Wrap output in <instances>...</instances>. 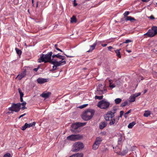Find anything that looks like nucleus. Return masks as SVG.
Masks as SVG:
<instances>
[{
    "instance_id": "f257e3e1",
    "label": "nucleus",
    "mask_w": 157,
    "mask_h": 157,
    "mask_svg": "<svg viewBox=\"0 0 157 157\" xmlns=\"http://www.w3.org/2000/svg\"><path fill=\"white\" fill-rule=\"evenodd\" d=\"M52 58L53 60L50 63L54 65L52 67L53 70H56L57 67L64 65L66 63V61H63L65 59V57L59 55V53L53 54Z\"/></svg>"
},
{
    "instance_id": "f03ea898",
    "label": "nucleus",
    "mask_w": 157,
    "mask_h": 157,
    "mask_svg": "<svg viewBox=\"0 0 157 157\" xmlns=\"http://www.w3.org/2000/svg\"><path fill=\"white\" fill-rule=\"evenodd\" d=\"M53 53L52 52H50L46 54H42L41 55L40 58L38 59V62L39 63L44 62L45 63L48 62L50 63L53 60L52 59H51Z\"/></svg>"
},
{
    "instance_id": "7ed1b4c3",
    "label": "nucleus",
    "mask_w": 157,
    "mask_h": 157,
    "mask_svg": "<svg viewBox=\"0 0 157 157\" xmlns=\"http://www.w3.org/2000/svg\"><path fill=\"white\" fill-rule=\"evenodd\" d=\"M94 113L95 111L94 110L88 109L83 113L82 118L85 121H88L93 117Z\"/></svg>"
},
{
    "instance_id": "20e7f679",
    "label": "nucleus",
    "mask_w": 157,
    "mask_h": 157,
    "mask_svg": "<svg viewBox=\"0 0 157 157\" xmlns=\"http://www.w3.org/2000/svg\"><path fill=\"white\" fill-rule=\"evenodd\" d=\"M86 123L77 122L74 123L71 125V131L72 132L78 133L80 132V127L86 125Z\"/></svg>"
},
{
    "instance_id": "39448f33",
    "label": "nucleus",
    "mask_w": 157,
    "mask_h": 157,
    "mask_svg": "<svg viewBox=\"0 0 157 157\" xmlns=\"http://www.w3.org/2000/svg\"><path fill=\"white\" fill-rule=\"evenodd\" d=\"M157 34V26H153L151 29H149L147 32L144 34V35H147L148 36L152 37Z\"/></svg>"
},
{
    "instance_id": "423d86ee",
    "label": "nucleus",
    "mask_w": 157,
    "mask_h": 157,
    "mask_svg": "<svg viewBox=\"0 0 157 157\" xmlns=\"http://www.w3.org/2000/svg\"><path fill=\"white\" fill-rule=\"evenodd\" d=\"M110 103L104 100L99 101L97 105V106L102 109H108L109 105Z\"/></svg>"
},
{
    "instance_id": "0eeeda50",
    "label": "nucleus",
    "mask_w": 157,
    "mask_h": 157,
    "mask_svg": "<svg viewBox=\"0 0 157 157\" xmlns=\"http://www.w3.org/2000/svg\"><path fill=\"white\" fill-rule=\"evenodd\" d=\"M84 145L82 143L79 142H76L73 145L72 151L75 152H77L82 149Z\"/></svg>"
},
{
    "instance_id": "6e6552de",
    "label": "nucleus",
    "mask_w": 157,
    "mask_h": 157,
    "mask_svg": "<svg viewBox=\"0 0 157 157\" xmlns=\"http://www.w3.org/2000/svg\"><path fill=\"white\" fill-rule=\"evenodd\" d=\"M21 109V105L20 104L13 103L12 104L11 107L9 108L8 109L9 110L11 111L18 112Z\"/></svg>"
},
{
    "instance_id": "1a4fd4ad",
    "label": "nucleus",
    "mask_w": 157,
    "mask_h": 157,
    "mask_svg": "<svg viewBox=\"0 0 157 157\" xmlns=\"http://www.w3.org/2000/svg\"><path fill=\"white\" fill-rule=\"evenodd\" d=\"M115 112H112V111H109L106 114L104 115V117L106 121H109L114 116Z\"/></svg>"
},
{
    "instance_id": "9d476101",
    "label": "nucleus",
    "mask_w": 157,
    "mask_h": 157,
    "mask_svg": "<svg viewBox=\"0 0 157 157\" xmlns=\"http://www.w3.org/2000/svg\"><path fill=\"white\" fill-rule=\"evenodd\" d=\"M82 137L79 134L71 135L67 137V139L72 141H75L76 140H78L82 138Z\"/></svg>"
},
{
    "instance_id": "9b49d317",
    "label": "nucleus",
    "mask_w": 157,
    "mask_h": 157,
    "mask_svg": "<svg viewBox=\"0 0 157 157\" xmlns=\"http://www.w3.org/2000/svg\"><path fill=\"white\" fill-rule=\"evenodd\" d=\"M128 11H126L124 14V17H126L125 18V20L127 21H130L131 22H133V21H135L136 20L133 17L131 16H127L129 14Z\"/></svg>"
},
{
    "instance_id": "f8f14e48",
    "label": "nucleus",
    "mask_w": 157,
    "mask_h": 157,
    "mask_svg": "<svg viewBox=\"0 0 157 157\" xmlns=\"http://www.w3.org/2000/svg\"><path fill=\"white\" fill-rule=\"evenodd\" d=\"M35 124L36 123L35 122H33L32 123H29V124L26 123H25V125L21 127V129L24 131L28 127L29 128L31 127L34 126Z\"/></svg>"
},
{
    "instance_id": "ddd939ff",
    "label": "nucleus",
    "mask_w": 157,
    "mask_h": 157,
    "mask_svg": "<svg viewBox=\"0 0 157 157\" xmlns=\"http://www.w3.org/2000/svg\"><path fill=\"white\" fill-rule=\"evenodd\" d=\"M97 91L101 92L102 94H104V92H105L106 90L104 86H103L101 84H100L97 88Z\"/></svg>"
},
{
    "instance_id": "4468645a",
    "label": "nucleus",
    "mask_w": 157,
    "mask_h": 157,
    "mask_svg": "<svg viewBox=\"0 0 157 157\" xmlns=\"http://www.w3.org/2000/svg\"><path fill=\"white\" fill-rule=\"evenodd\" d=\"M26 70H24L20 73L17 76V77H18L19 80L25 77L26 75Z\"/></svg>"
},
{
    "instance_id": "2eb2a0df",
    "label": "nucleus",
    "mask_w": 157,
    "mask_h": 157,
    "mask_svg": "<svg viewBox=\"0 0 157 157\" xmlns=\"http://www.w3.org/2000/svg\"><path fill=\"white\" fill-rule=\"evenodd\" d=\"M51 94L50 92H44L40 95L42 97L45 98H48L51 95Z\"/></svg>"
},
{
    "instance_id": "dca6fc26",
    "label": "nucleus",
    "mask_w": 157,
    "mask_h": 157,
    "mask_svg": "<svg viewBox=\"0 0 157 157\" xmlns=\"http://www.w3.org/2000/svg\"><path fill=\"white\" fill-rule=\"evenodd\" d=\"M37 81L38 83L40 84H42L45 82H48V79L42 78H39L37 79Z\"/></svg>"
},
{
    "instance_id": "f3484780",
    "label": "nucleus",
    "mask_w": 157,
    "mask_h": 157,
    "mask_svg": "<svg viewBox=\"0 0 157 157\" xmlns=\"http://www.w3.org/2000/svg\"><path fill=\"white\" fill-rule=\"evenodd\" d=\"M102 140L101 137H96L94 143L99 145Z\"/></svg>"
},
{
    "instance_id": "a211bd4d",
    "label": "nucleus",
    "mask_w": 157,
    "mask_h": 157,
    "mask_svg": "<svg viewBox=\"0 0 157 157\" xmlns=\"http://www.w3.org/2000/svg\"><path fill=\"white\" fill-rule=\"evenodd\" d=\"M107 123L106 122H103L100 123L99 124V128L101 129H103L107 126Z\"/></svg>"
},
{
    "instance_id": "6ab92c4d",
    "label": "nucleus",
    "mask_w": 157,
    "mask_h": 157,
    "mask_svg": "<svg viewBox=\"0 0 157 157\" xmlns=\"http://www.w3.org/2000/svg\"><path fill=\"white\" fill-rule=\"evenodd\" d=\"M97 44V43L96 42L92 45L90 46V48L89 50L87 51V52H92L93 50H94Z\"/></svg>"
},
{
    "instance_id": "aec40b11",
    "label": "nucleus",
    "mask_w": 157,
    "mask_h": 157,
    "mask_svg": "<svg viewBox=\"0 0 157 157\" xmlns=\"http://www.w3.org/2000/svg\"><path fill=\"white\" fill-rule=\"evenodd\" d=\"M121 49L114 50V51H115V52L117 56L119 58H121V56L120 52V50Z\"/></svg>"
},
{
    "instance_id": "412c9836",
    "label": "nucleus",
    "mask_w": 157,
    "mask_h": 157,
    "mask_svg": "<svg viewBox=\"0 0 157 157\" xmlns=\"http://www.w3.org/2000/svg\"><path fill=\"white\" fill-rule=\"evenodd\" d=\"M22 103H18V104H20L21 106L22 105L23 106L21 108V109L22 110H24L25 109H26L27 108L25 107V105L26 104V102L25 101L22 102Z\"/></svg>"
},
{
    "instance_id": "4be33fe9",
    "label": "nucleus",
    "mask_w": 157,
    "mask_h": 157,
    "mask_svg": "<svg viewBox=\"0 0 157 157\" xmlns=\"http://www.w3.org/2000/svg\"><path fill=\"white\" fill-rule=\"evenodd\" d=\"M136 98L133 95H131L129 98V102H132L134 101H135Z\"/></svg>"
},
{
    "instance_id": "5701e85b",
    "label": "nucleus",
    "mask_w": 157,
    "mask_h": 157,
    "mask_svg": "<svg viewBox=\"0 0 157 157\" xmlns=\"http://www.w3.org/2000/svg\"><path fill=\"white\" fill-rule=\"evenodd\" d=\"M116 122V121L115 119H111L109 123V124L110 125H114L115 124H116L117 122V121Z\"/></svg>"
},
{
    "instance_id": "b1692460",
    "label": "nucleus",
    "mask_w": 157,
    "mask_h": 157,
    "mask_svg": "<svg viewBox=\"0 0 157 157\" xmlns=\"http://www.w3.org/2000/svg\"><path fill=\"white\" fill-rule=\"evenodd\" d=\"M151 114V112L148 110L145 111V113L144 114V116L145 117H148Z\"/></svg>"
},
{
    "instance_id": "393cba45",
    "label": "nucleus",
    "mask_w": 157,
    "mask_h": 157,
    "mask_svg": "<svg viewBox=\"0 0 157 157\" xmlns=\"http://www.w3.org/2000/svg\"><path fill=\"white\" fill-rule=\"evenodd\" d=\"M135 124V121H133L129 124L128 125V128H132Z\"/></svg>"
},
{
    "instance_id": "a878e982",
    "label": "nucleus",
    "mask_w": 157,
    "mask_h": 157,
    "mask_svg": "<svg viewBox=\"0 0 157 157\" xmlns=\"http://www.w3.org/2000/svg\"><path fill=\"white\" fill-rule=\"evenodd\" d=\"M15 49L17 54L20 56L21 54V51L17 48H15Z\"/></svg>"
},
{
    "instance_id": "bb28decb",
    "label": "nucleus",
    "mask_w": 157,
    "mask_h": 157,
    "mask_svg": "<svg viewBox=\"0 0 157 157\" xmlns=\"http://www.w3.org/2000/svg\"><path fill=\"white\" fill-rule=\"evenodd\" d=\"M121 99L120 98H117L115 100V102L116 104H118L120 103L121 101Z\"/></svg>"
},
{
    "instance_id": "cd10ccee",
    "label": "nucleus",
    "mask_w": 157,
    "mask_h": 157,
    "mask_svg": "<svg viewBox=\"0 0 157 157\" xmlns=\"http://www.w3.org/2000/svg\"><path fill=\"white\" fill-rule=\"evenodd\" d=\"M76 19L74 16H73V17L71 18V23L76 22Z\"/></svg>"
},
{
    "instance_id": "c85d7f7f",
    "label": "nucleus",
    "mask_w": 157,
    "mask_h": 157,
    "mask_svg": "<svg viewBox=\"0 0 157 157\" xmlns=\"http://www.w3.org/2000/svg\"><path fill=\"white\" fill-rule=\"evenodd\" d=\"M99 146V145L94 143L93 146V149L94 150H96L98 147Z\"/></svg>"
},
{
    "instance_id": "c756f323",
    "label": "nucleus",
    "mask_w": 157,
    "mask_h": 157,
    "mask_svg": "<svg viewBox=\"0 0 157 157\" xmlns=\"http://www.w3.org/2000/svg\"><path fill=\"white\" fill-rule=\"evenodd\" d=\"M111 81H112V80H109V87L113 88L115 87V85L114 84L111 85V84H112Z\"/></svg>"
},
{
    "instance_id": "7c9ffc66",
    "label": "nucleus",
    "mask_w": 157,
    "mask_h": 157,
    "mask_svg": "<svg viewBox=\"0 0 157 157\" xmlns=\"http://www.w3.org/2000/svg\"><path fill=\"white\" fill-rule=\"evenodd\" d=\"M18 91L20 95V97H23L24 94L21 91V90L20 88H18Z\"/></svg>"
},
{
    "instance_id": "2f4dec72",
    "label": "nucleus",
    "mask_w": 157,
    "mask_h": 157,
    "mask_svg": "<svg viewBox=\"0 0 157 157\" xmlns=\"http://www.w3.org/2000/svg\"><path fill=\"white\" fill-rule=\"evenodd\" d=\"M132 111L131 109H130L129 111L126 113L124 115V116L125 118H127L128 117V114L130 113Z\"/></svg>"
},
{
    "instance_id": "473e14b6",
    "label": "nucleus",
    "mask_w": 157,
    "mask_h": 157,
    "mask_svg": "<svg viewBox=\"0 0 157 157\" xmlns=\"http://www.w3.org/2000/svg\"><path fill=\"white\" fill-rule=\"evenodd\" d=\"M103 96H95V98L96 99H98L99 100H101L103 98Z\"/></svg>"
},
{
    "instance_id": "72a5a7b5",
    "label": "nucleus",
    "mask_w": 157,
    "mask_h": 157,
    "mask_svg": "<svg viewBox=\"0 0 157 157\" xmlns=\"http://www.w3.org/2000/svg\"><path fill=\"white\" fill-rule=\"evenodd\" d=\"M128 102L125 101L124 103H122L121 105V106L123 107L125 106L126 105L128 104Z\"/></svg>"
},
{
    "instance_id": "f704fd0d",
    "label": "nucleus",
    "mask_w": 157,
    "mask_h": 157,
    "mask_svg": "<svg viewBox=\"0 0 157 157\" xmlns=\"http://www.w3.org/2000/svg\"><path fill=\"white\" fill-rule=\"evenodd\" d=\"M88 105V104H84V105H81L79 106L78 107L79 108H80L82 109V108H85V107H86Z\"/></svg>"
},
{
    "instance_id": "c9c22d12",
    "label": "nucleus",
    "mask_w": 157,
    "mask_h": 157,
    "mask_svg": "<svg viewBox=\"0 0 157 157\" xmlns=\"http://www.w3.org/2000/svg\"><path fill=\"white\" fill-rule=\"evenodd\" d=\"M107 48H108V50L109 51L112 52H114L113 50H111L112 49H114V48L112 47L111 46H109V47H108Z\"/></svg>"
},
{
    "instance_id": "e433bc0d",
    "label": "nucleus",
    "mask_w": 157,
    "mask_h": 157,
    "mask_svg": "<svg viewBox=\"0 0 157 157\" xmlns=\"http://www.w3.org/2000/svg\"><path fill=\"white\" fill-rule=\"evenodd\" d=\"M3 157H11V155L10 153H7L4 155Z\"/></svg>"
},
{
    "instance_id": "4c0bfd02",
    "label": "nucleus",
    "mask_w": 157,
    "mask_h": 157,
    "mask_svg": "<svg viewBox=\"0 0 157 157\" xmlns=\"http://www.w3.org/2000/svg\"><path fill=\"white\" fill-rule=\"evenodd\" d=\"M141 95V93H136L135 94H133L134 96L136 98V97H138V96L140 95Z\"/></svg>"
},
{
    "instance_id": "58836bf2",
    "label": "nucleus",
    "mask_w": 157,
    "mask_h": 157,
    "mask_svg": "<svg viewBox=\"0 0 157 157\" xmlns=\"http://www.w3.org/2000/svg\"><path fill=\"white\" fill-rule=\"evenodd\" d=\"M132 42V41L131 40H128V39L126 40L125 42H124L123 43V44H124V43L127 44V43H128L129 42Z\"/></svg>"
},
{
    "instance_id": "ea45409f",
    "label": "nucleus",
    "mask_w": 157,
    "mask_h": 157,
    "mask_svg": "<svg viewBox=\"0 0 157 157\" xmlns=\"http://www.w3.org/2000/svg\"><path fill=\"white\" fill-rule=\"evenodd\" d=\"M124 112L123 111H121L120 112V117H122V115L124 114Z\"/></svg>"
},
{
    "instance_id": "a19ab883",
    "label": "nucleus",
    "mask_w": 157,
    "mask_h": 157,
    "mask_svg": "<svg viewBox=\"0 0 157 157\" xmlns=\"http://www.w3.org/2000/svg\"><path fill=\"white\" fill-rule=\"evenodd\" d=\"M26 113H24L23 114H22L20 116L19 118L20 119V118H21L24 117V116H25V115H26Z\"/></svg>"
},
{
    "instance_id": "79ce46f5",
    "label": "nucleus",
    "mask_w": 157,
    "mask_h": 157,
    "mask_svg": "<svg viewBox=\"0 0 157 157\" xmlns=\"http://www.w3.org/2000/svg\"><path fill=\"white\" fill-rule=\"evenodd\" d=\"M149 18L151 19H155V17L153 15H151L149 17Z\"/></svg>"
},
{
    "instance_id": "37998d69",
    "label": "nucleus",
    "mask_w": 157,
    "mask_h": 157,
    "mask_svg": "<svg viewBox=\"0 0 157 157\" xmlns=\"http://www.w3.org/2000/svg\"><path fill=\"white\" fill-rule=\"evenodd\" d=\"M64 54L67 57H74L73 56L67 55H66L65 54Z\"/></svg>"
},
{
    "instance_id": "c03bdc74",
    "label": "nucleus",
    "mask_w": 157,
    "mask_h": 157,
    "mask_svg": "<svg viewBox=\"0 0 157 157\" xmlns=\"http://www.w3.org/2000/svg\"><path fill=\"white\" fill-rule=\"evenodd\" d=\"M75 2V0H74V6H76L77 5V3H76Z\"/></svg>"
},
{
    "instance_id": "a18cd8bd",
    "label": "nucleus",
    "mask_w": 157,
    "mask_h": 157,
    "mask_svg": "<svg viewBox=\"0 0 157 157\" xmlns=\"http://www.w3.org/2000/svg\"><path fill=\"white\" fill-rule=\"evenodd\" d=\"M101 45L103 47H106L107 45V44H101Z\"/></svg>"
},
{
    "instance_id": "49530a36",
    "label": "nucleus",
    "mask_w": 157,
    "mask_h": 157,
    "mask_svg": "<svg viewBox=\"0 0 157 157\" xmlns=\"http://www.w3.org/2000/svg\"><path fill=\"white\" fill-rule=\"evenodd\" d=\"M38 69H39L38 67L35 68L33 70L36 71H38Z\"/></svg>"
},
{
    "instance_id": "de8ad7c7",
    "label": "nucleus",
    "mask_w": 157,
    "mask_h": 157,
    "mask_svg": "<svg viewBox=\"0 0 157 157\" xmlns=\"http://www.w3.org/2000/svg\"><path fill=\"white\" fill-rule=\"evenodd\" d=\"M20 101L21 102L24 101H23V97H20Z\"/></svg>"
},
{
    "instance_id": "09e8293b",
    "label": "nucleus",
    "mask_w": 157,
    "mask_h": 157,
    "mask_svg": "<svg viewBox=\"0 0 157 157\" xmlns=\"http://www.w3.org/2000/svg\"><path fill=\"white\" fill-rule=\"evenodd\" d=\"M126 51L127 52H128V53H130V52H131V50H127V49H126Z\"/></svg>"
},
{
    "instance_id": "8fccbe9b",
    "label": "nucleus",
    "mask_w": 157,
    "mask_h": 157,
    "mask_svg": "<svg viewBox=\"0 0 157 157\" xmlns=\"http://www.w3.org/2000/svg\"><path fill=\"white\" fill-rule=\"evenodd\" d=\"M56 49L58 51L60 50V49L58 48H56Z\"/></svg>"
},
{
    "instance_id": "3c124183",
    "label": "nucleus",
    "mask_w": 157,
    "mask_h": 157,
    "mask_svg": "<svg viewBox=\"0 0 157 157\" xmlns=\"http://www.w3.org/2000/svg\"><path fill=\"white\" fill-rule=\"evenodd\" d=\"M57 44H55V47L56 49V48H57Z\"/></svg>"
},
{
    "instance_id": "603ef678",
    "label": "nucleus",
    "mask_w": 157,
    "mask_h": 157,
    "mask_svg": "<svg viewBox=\"0 0 157 157\" xmlns=\"http://www.w3.org/2000/svg\"><path fill=\"white\" fill-rule=\"evenodd\" d=\"M59 51H60V52H63V51L62 50H61V49H60V50H59Z\"/></svg>"
},
{
    "instance_id": "864d4df0",
    "label": "nucleus",
    "mask_w": 157,
    "mask_h": 157,
    "mask_svg": "<svg viewBox=\"0 0 157 157\" xmlns=\"http://www.w3.org/2000/svg\"><path fill=\"white\" fill-rule=\"evenodd\" d=\"M120 117V116H119H119L117 117V119H118V120H119V117Z\"/></svg>"
},
{
    "instance_id": "5fc2aeb1",
    "label": "nucleus",
    "mask_w": 157,
    "mask_h": 157,
    "mask_svg": "<svg viewBox=\"0 0 157 157\" xmlns=\"http://www.w3.org/2000/svg\"><path fill=\"white\" fill-rule=\"evenodd\" d=\"M146 92H147V90H144V93H146Z\"/></svg>"
},
{
    "instance_id": "6e6d98bb",
    "label": "nucleus",
    "mask_w": 157,
    "mask_h": 157,
    "mask_svg": "<svg viewBox=\"0 0 157 157\" xmlns=\"http://www.w3.org/2000/svg\"><path fill=\"white\" fill-rule=\"evenodd\" d=\"M32 3H33V2H34V0H32Z\"/></svg>"
},
{
    "instance_id": "4d7b16f0",
    "label": "nucleus",
    "mask_w": 157,
    "mask_h": 157,
    "mask_svg": "<svg viewBox=\"0 0 157 157\" xmlns=\"http://www.w3.org/2000/svg\"><path fill=\"white\" fill-rule=\"evenodd\" d=\"M37 6H38V3H37V4H36V6L37 7Z\"/></svg>"
},
{
    "instance_id": "13d9d810",
    "label": "nucleus",
    "mask_w": 157,
    "mask_h": 157,
    "mask_svg": "<svg viewBox=\"0 0 157 157\" xmlns=\"http://www.w3.org/2000/svg\"><path fill=\"white\" fill-rule=\"evenodd\" d=\"M111 50H113V51H114V50H115V49H114H114H112Z\"/></svg>"
},
{
    "instance_id": "bf43d9fd",
    "label": "nucleus",
    "mask_w": 157,
    "mask_h": 157,
    "mask_svg": "<svg viewBox=\"0 0 157 157\" xmlns=\"http://www.w3.org/2000/svg\"><path fill=\"white\" fill-rule=\"evenodd\" d=\"M8 113H13V112H8Z\"/></svg>"
},
{
    "instance_id": "052dcab7",
    "label": "nucleus",
    "mask_w": 157,
    "mask_h": 157,
    "mask_svg": "<svg viewBox=\"0 0 157 157\" xmlns=\"http://www.w3.org/2000/svg\"><path fill=\"white\" fill-rule=\"evenodd\" d=\"M122 44H120V45H121Z\"/></svg>"
},
{
    "instance_id": "680f3d73",
    "label": "nucleus",
    "mask_w": 157,
    "mask_h": 157,
    "mask_svg": "<svg viewBox=\"0 0 157 157\" xmlns=\"http://www.w3.org/2000/svg\"><path fill=\"white\" fill-rule=\"evenodd\" d=\"M54 52H56V51H54Z\"/></svg>"
}]
</instances>
